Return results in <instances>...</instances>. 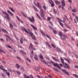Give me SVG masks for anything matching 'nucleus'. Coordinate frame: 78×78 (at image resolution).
<instances>
[{
	"label": "nucleus",
	"mask_w": 78,
	"mask_h": 78,
	"mask_svg": "<svg viewBox=\"0 0 78 78\" xmlns=\"http://www.w3.org/2000/svg\"><path fill=\"white\" fill-rule=\"evenodd\" d=\"M37 7L39 9H40V12L41 13V17L44 18V10L42 9H41V6H40L39 3L37 2Z\"/></svg>",
	"instance_id": "nucleus-1"
},
{
	"label": "nucleus",
	"mask_w": 78,
	"mask_h": 78,
	"mask_svg": "<svg viewBox=\"0 0 78 78\" xmlns=\"http://www.w3.org/2000/svg\"><path fill=\"white\" fill-rule=\"evenodd\" d=\"M22 29L23 31H24L26 33H27V34H29V36H30L31 37L33 35H34V34H33L32 32H31L30 30H29V31L28 32L27 31V29L24 28L22 27Z\"/></svg>",
	"instance_id": "nucleus-2"
},
{
	"label": "nucleus",
	"mask_w": 78,
	"mask_h": 78,
	"mask_svg": "<svg viewBox=\"0 0 78 78\" xmlns=\"http://www.w3.org/2000/svg\"><path fill=\"white\" fill-rule=\"evenodd\" d=\"M3 66L1 65L0 66V69H1L4 72H6V74L9 77L10 75V73L9 72H8V70H6L5 69H3Z\"/></svg>",
	"instance_id": "nucleus-3"
},
{
	"label": "nucleus",
	"mask_w": 78,
	"mask_h": 78,
	"mask_svg": "<svg viewBox=\"0 0 78 78\" xmlns=\"http://www.w3.org/2000/svg\"><path fill=\"white\" fill-rule=\"evenodd\" d=\"M2 12L3 14H4V15H5L6 16H5V17L6 18V19L9 21L10 20V18H9V15L7 14L6 12H4V11H2Z\"/></svg>",
	"instance_id": "nucleus-4"
},
{
	"label": "nucleus",
	"mask_w": 78,
	"mask_h": 78,
	"mask_svg": "<svg viewBox=\"0 0 78 78\" xmlns=\"http://www.w3.org/2000/svg\"><path fill=\"white\" fill-rule=\"evenodd\" d=\"M61 3H62V9L63 11L64 10V7L66 6V3H65V1L64 0H62L61 2Z\"/></svg>",
	"instance_id": "nucleus-5"
},
{
	"label": "nucleus",
	"mask_w": 78,
	"mask_h": 78,
	"mask_svg": "<svg viewBox=\"0 0 78 78\" xmlns=\"http://www.w3.org/2000/svg\"><path fill=\"white\" fill-rule=\"evenodd\" d=\"M40 59H41V61H42V62H44V63H45V64H46L47 65L48 64V63H47V62H45V61H44V60H43V59H44V58H43V55H42L41 54H40Z\"/></svg>",
	"instance_id": "nucleus-6"
},
{
	"label": "nucleus",
	"mask_w": 78,
	"mask_h": 78,
	"mask_svg": "<svg viewBox=\"0 0 78 78\" xmlns=\"http://www.w3.org/2000/svg\"><path fill=\"white\" fill-rule=\"evenodd\" d=\"M51 63L53 64L54 66H55V67H57L58 68V69H59L61 70L62 69L61 67H60V66H59V65L58 63H54V62H52L51 60Z\"/></svg>",
	"instance_id": "nucleus-7"
},
{
	"label": "nucleus",
	"mask_w": 78,
	"mask_h": 78,
	"mask_svg": "<svg viewBox=\"0 0 78 78\" xmlns=\"http://www.w3.org/2000/svg\"><path fill=\"white\" fill-rule=\"evenodd\" d=\"M28 18L30 22H32L33 23L34 22V16H32V18H31L30 17H28Z\"/></svg>",
	"instance_id": "nucleus-8"
},
{
	"label": "nucleus",
	"mask_w": 78,
	"mask_h": 78,
	"mask_svg": "<svg viewBox=\"0 0 78 78\" xmlns=\"http://www.w3.org/2000/svg\"><path fill=\"white\" fill-rule=\"evenodd\" d=\"M30 49H31L32 50H36L35 48H33V46L32 43H30V46H29Z\"/></svg>",
	"instance_id": "nucleus-9"
},
{
	"label": "nucleus",
	"mask_w": 78,
	"mask_h": 78,
	"mask_svg": "<svg viewBox=\"0 0 78 78\" xmlns=\"http://www.w3.org/2000/svg\"><path fill=\"white\" fill-rule=\"evenodd\" d=\"M30 25L31 27H32V28H33L34 30H35V31H37V28L35 26H34L33 24H31Z\"/></svg>",
	"instance_id": "nucleus-10"
},
{
	"label": "nucleus",
	"mask_w": 78,
	"mask_h": 78,
	"mask_svg": "<svg viewBox=\"0 0 78 78\" xmlns=\"http://www.w3.org/2000/svg\"><path fill=\"white\" fill-rule=\"evenodd\" d=\"M7 12L8 13H9L10 15L12 16H14V15L13 14V13H12V12H10V11L9 10H7Z\"/></svg>",
	"instance_id": "nucleus-11"
},
{
	"label": "nucleus",
	"mask_w": 78,
	"mask_h": 78,
	"mask_svg": "<svg viewBox=\"0 0 78 78\" xmlns=\"http://www.w3.org/2000/svg\"><path fill=\"white\" fill-rule=\"evenodd\" d=\"M30 55L31 58H33V56H34V54H33V51H32V53L30 54Z\"/></svg>",
	"instance_id": "nucleus-12"
},
{
	"label": "nucleus",
	"mask_w": 78,
	"mask_h": 78,
	"mask_svg": "<svg viewBox=\"0 0 78 78\" xmlns=\"http://www.w3.org/2000/svg\"><path fill=\"white\" fill-rule=\"evenodd\" d=\"M31 37L33 40H34L35 41L36 40V36H35V35H32Z\"/></svg>",
	"instance_id": "nucleus-13"
},
{
	"label": "nucleus",
	"mask_w": 78,
	"mask_h": 78,
	"mask_svg": "<svg viewBox=\"0 0 78 78\" xmlns=\"http://www.w3.org/2000/svg\"><path fill=\"white\" fill-rule=\"evenodd\" d=\"M52 58L53 59H54V60H55V61H57V62H59V60L58 59H56L55 57H52Z\"/></svg>",
	"instance_id": "nucleus-14"
},
{
	"label": "nucleus",
	"mask_w": 78,
	"mask_h": 78,
	"mask_svg": "<svg viewBox=\"0 0 78 78\" xmlns=\"http://www.w3.org/2000/svg\"><path fill=\"white\" fill-rule=\"evenodd\" d=\"M60 59L62 62V63L63 64H64V59H63L62 58L60 57Z\"/></svg>",
	"instance_id": "nucleus-15"
},
{
	"label": "nucleus",
	"mask_w": 78,
	"mask_h": 78,
	"mask_svg": "<svg viewBox=\"0 0 78 78\" xmlns=\"http://www.w3.org/2000/svg\"><path fill=\"white\" fill-rule=\"evenodd\" d=\"M55 2L56 4H58V5H60V4H61V2H59V1L58 0H55Z\"/></svg>",
	"instance_id": "nucleus-16"
},
{
	"label": "nucleus",
	"mask_w": 78,
	"mask_h": 78,
	"mask_svg": "<svg viewBox=\"0 0 78 78\" xmlns=\"http://www.w3.org/2000/svg\"><path fill=\"white\" fill-rule=\"evenodd\" d=\"M21 13L22 14V15L25 17H27V15H25V14H24V13L22 11H21Z\"/></svg>",
	"instance_id": "nucleus-17"
},
{
	"label": "nucleus",
	"mask_w": 78,
	"mask_h": 78,
	"mask_svg": "<svg viewBox=\"0 0 78 78\" xmlns=\"http://www.w3.org/2000/svg\"><path fill=\"white\" fill-rule=\"evenodd\" d=\"M34 58L35 60H36V61L38 60V58H37V55H36V54H35V55H34Z\"/></svg>",
	"instance_id": "nucleus-18"
},
{
	"label": "nucleus",
	"mask_w": 78,
	"mask_h": 78,
	"mask_svg": "<svg viewBox=\"0 0 78 78\" xmlns=\"http://www.w3.org/2000/svg\"><path fill=\"white\" fill-rule=\"evenodd\" d=\"M46 44H47V45H48V46L49 47V48H51V45H50L49 44V43H48V42H46Z\"/></svg>",
	"instance_id": "nucleus-19"
},
{
	"label": "nucleus",
	"mask_w": 78,
	"mask_h": 78,
	"mask_svg": "<svg viewBox=\"0 0 78 78\" xmlns=\"http://www.w3.org/2000/svg\"><path fill=\"white\" fill-rule=\"evenodd\" d=\"M24 78H30L29 76L26 75L25 74H24Z\"/></svg>",
	"instance_id": "nucleus-20"
},
{
	"label": "nucleus",
	"mask_w": 78,
	"mask_h": 78,
	"mask_svg": "<svg viewBox=\"0 0 78 78\" xmlns=\"http://www.w3.org/2000/svg\"><path fill=\"white\" fill-rule=\"evenodd\" d=\"M9 25H10V28H11V29H12V28H13V26L12 25L11 23H9Z\"/></svg>",
	"instance_id": "nucleus-21"
},
{
	"label": "nucleus",
	"mask_w": 78,
	"mask_h": 78,
	"mask_svg": "<svg viewBox=\"0 0 78 78\" xmlns=\"http://www.w3.org/2000/svg\"><path fill=\"white\" fill-rule=\"evenodd\" d=\"M63 58L65 60H66V61H67V62H69V63L70 64V61H69V59H66L65 58Z\"/></svg>",
	"instance_id": "nucleus-22"
},
{
	"label": "nucleus",
	"mask_w": 78,
	"mask_h": 78,
	"mask_svg": "<svg viewBox=\"0 0 78 78\" xmlns=\"http://www.w3.org/2000/svg\"><path fill=\"white\" fill-rule=\"evenodd\" d=\"M1 30L3 31V32H4V33H8V32H7V31L5 29H2Z\"/></svg>",
	"instance_id": "nucleus-23"
},
{
	"label": "nucleus",
	"mask_w": 78,
	"mask_h": 78,
	"mask_svg": "<svg viewBox=\"0 0 78 78\" xmlns=\"http://www.w3.org/2000/svg\"><path fill=\"white\" fill-rule=\"evenodd\" d=\"M33 7L34 8L35 10V11H37V12H38V11H39V10H38V9H37V8H36V7H35L33 5Z\"/></svg>",
	"instance_id": "nucleus-24"
},
{
	"label": "nucleus",
	"mask_w": 78,
	"mask_h": 78,
	"mask_svg": "<svg viewBox=\"0 0 78 78\" xmlns=\"http://www.w3.org/2000/svg\"><path fill=\"white\" fill-rule=\"evenodd\" d=\"M64 68H65V69H70V67L68 66H64Z\"/></svg>",
	"instance_id": "nucleus-25"
},
{
	"label": "nucleus",
	"mask_w": 78,
	"mask_h": 78,
	"mask_svg": "<svg viewBox=\"0 0 78 78\" xmlns=\"http://www.w3.org/2000/svg\"><path fill=\"white\" fill-rule=\"evenodd\" d=\"M64 68H65V69H70V67L68 66H64Z\"/></svg>",
	"instance_id": "nucleus-26"
},
{
	"label": "nucleus",
	"mask_w": 78,
	"mask_h": 78,
	"mask_svg": "<svg viewBox=\"0 0 78 78\" xmlns=\"http://www.w3.org/2000/svg\"><path fill=\"white\" fill-rule=\"evenodd\" d=\"M16 67H17V69H19L20 68V65H19L18 64H16Z\"/></svg>",
	"instance_id": "nucleus-27"
},
{
	"label": "nucleus",
	"mask_w": 78,
	"mask_h": 78,
	"mask_svg": "<svg viewBox=\"0 0 78 78\" xmlns=\"http://www.w3.org/2000/svg\"><path fill=\"white\" fill-rule=\"evenodd\" d=\"M56 50H58L59 52H61V50L60 48H56Z\"/></svg>",
	"instance_id": "nucleus-28"
},
{
	"label": "nucleus",
	"mask_w": 78,
	"mask_h": 78,
	"mask_svg": "<svg viewBox=\"0 0 78 78\" xmlns=\"http://www.w3.org/2000/svg\"><path fill=\"white\" fill-rule=\"evenodd\" d=\"M9 9H10L12 12H15V11H14V9H12V8L11 7H9Z\"/></svg>",
	"instance_id": "nucleus-29"
},
{
	"label": "nucleus",
	"mask_w": 78,
	"mask_h": 78,
	"mask_svg": "<svg viewBox=\"0 0 78 78\" xmlns=\"http://www.w3.org/2000/svg\"><path fill=\"white\" fill-rule=\"evenodd\" d=\"M20 52L21 53H23V54H24V55H26V53L25 52H24L22 50H20Z\"/></svg>",
	"instance_id": "nucleus-30"
},
{
	"label": "nucleus",
	"mask_w": 78,
	"mask_h": 78,
	"mask_svg": "<svg viewBox=\"0 0 78 78\" xmlns=\"http://www.w3.org/2000/svg\"><path fill=\"white\" fill-rule=\"evenodd\" d=\"M16 73L18 75H20V74H21V73H20V72L18 71H16Z\"/></svg>",
	"instance_id": "nucleus-31"
},
{
	"label": "nucleus",
	"mask_w": 78,
	"mask_h": 78,
	"mask_svg": "<svg viewBox=\"0 0 78 78\" xmlns=\"http://www.w3.org/2000/svg\"><path fill=\"white\" fill-rule=\"evenodd\" d=\"M6 36L8 37V39H10V40H11V41H12V39H11V38L10 37H9V36L8 35H6Z\"/></svg>",
	"instance_id": "nucleus-32"
},
{
	"label": "nucleus",
	"mask_w": 78,
	"mask_h": 78,
	"mask_svg": "<svg viewBox=\"0 0 78 78\" xmlns=\"http://www.w3.org/2000/svg\"><path fill=\"white\" fill-rule=\"evenodd\" d=\"M20 42L21 44H23V39L22 38H21L20 39Z\"/></svg>",
	"instance_id": "nucleus-33"
},
{
	"label": "nucleus",
	"mask_w": 78,
	"mask_h": 78,
	"mask_svg": "<svg viewBox=\"0 0 78 78\" xmlns=\"http://www.w3.org/2000/svg\"><path fill=\"white\" fill-rule=\"evenodd\" d=\"M2 52V53H3L5 54L6 52H5V51H4L3 50H2V49H0V52Z\"/></svg>",
	"instance_id": "nucleus-34"
},
{
	"label": "nucleus",
	"mask_w": 78,
	"mask_h": 78,
	"mask_svg": "<svg viewBox=\"0 0 78 78\" xmlns=\"http://www.w3.org/2000/svg\"><path fill=\"white\" fill-rule=\"evenodd\" d=\"M51 45L52 47H53V48H56V46H55V45L53 44H51Z\"/></svg>",
	"instance_id": "nucleus-35"
},
{
	"label": "nucleus",
	"mask_w": 78,
	"mask_h": 78,
	"mask_svg": "<svg viewBox=\"0 0 78 78\" xmlns=\"http://www.w3.org/2000/svg\"><path fill=\"white\" fill-rule=\"evenodd\" d=\"M58 22H59V23H60V25L62 27H63V24H62V23L61 22H60L59 21H58Z\"/></svg>",
	"instance_id": "nucleus-36"
},
{
	"label": "nucleus",
	"mask_w": 78,
	"mask_h": 78,
	"mask_svg": "<svg viewBox=\"0 0 78 78\" xmlns=\"http://www.w3.org/2000/svg\"><path fill=\"white\" fill-rule=\"evenodd\" d=\"M20 70H22V71H24V68L23 66H21L20 68Z\"/></svg>",
	"instance_id": "nucleus-37"
},
{
	"label": "nucleus",
	"mask_w": 78,
	"mask_h": 78,
	"mask_svg": "<svg viewBox=\"0 0 78 78\" xmlns=\"http://www.w3.org/2000/svg\"><path fill=\"white\" fill-rule=\"evenodd\" d=\"M59 34L60 36H62V32H60L59 33Z\"/></svg>",
	"instance_id": "nucleus-38"
},
{
	"label": "nucleus",
	"mask_w": 78,
	"mask_h": 78,
	"mask_svg": "<svg viewBox=\"0 0 78 78\" xmlns=\"http://www.w3.org/2000/svg\"><path fill=\"white\" fill-rule=\"evenodd\" d=\"M73 76L76 78H78V75L77 74H73Z\"/></svg>",
	"instance_id": "nucleus-39"
},
{
	"label": "nucleus",
	"mask_w": 78,
	"mask_h": 78,
	"mask_svg": "<svg viewBox=\"0 0 78 78\" xmlns=\"http://www.w3.org/2000/svg\"><path fill=\"white\" fill-rule=\"evenodd\" d=\"M50 4H51V3L53 2V1H52V0H48Z\"/></svg>",
	"instance_id": "nucleus-40"
},
{
	"label": "nucleus",
	"mask_w": 78,
	"mask_h": 78,
	"mask_svg": "<svg viewBox=\"0 0 78 78\" xmlns=\"http://www.w3.org/2000/svg\"><path fill=\"white\" fill-rule=\"evenodd\" d=\"M41 32L42 34L44 36H45V34L44 32H43L42 31H41Z\"/></svg>",
	"instance_id": "nucleus-41"
},
{
	"label": "nucleus",
	"mask_w": 78,
	"mask_h": 78,
	"mask_svg": "<svg viewBox=\"0 0 78 78\" xmlns=\"http://www.w3.org/2000/svg\"><path fill=\"white\" fill-rule=\"evenodd\" d=\"M72 11L73 12H76V11L75 10V9H72Z\"/></svg>",
	"instance_id": "nucleus-42"
},
{
	"label": "nucleus",
	"mask_w": 78,
	"mask_h": 78,
	"mask_svg": "<svg viewBox=\"0 0 78 78\" xmlns=\"http://www.w3.org/2000/svg\"><path fill=\"white\" fill-rule=\"evenodd\" d=\"M43 8L44 10H46L47 9V7H46V6H45V5H44L43 6Z\"/></svg>",
	"instance_id": "nucleus-43"
},
{
	"label": "nucleus",
	"mask_w": 78,
	"mask_h": 78,
	"mask_svg": "<svg viewBox=\"0 0 78 78\" xmlns=\"http://www.w3.org/2000/svg\"><path fill=\"white\" fill-rule=\"evenodd\" d=\"M7 47L9 48H10V49H12V48L11 47V46L9 45H7Z\"/></svg>",
	"instance_id": "nucleus-44"
},
{
	"label": "nucleus",
	"mask_w": 78,
	"mask_h": 78,
	"mask_svg": "<svg viewBox=\"0 0 78 78\" xmlns=\"http://www.w3.org/2000/svg\"><path fill=\"white\" fill-rule=\"evenodd\" d=\"M26 60L27 61H28L29 62H31V60H30L29 59H28V58H26Z\"/></svg>",
	"instance_id": "nucleus-45"
},
{
	"label": "nucleus",
	"mask_w": 78,
	"mask_h": 78,
	"mask_svg": "<svg viewBox=\"0 0 78 78\" xmlns=\"http://www.w3.org/2000/svg\"><path fill=\"white\" fill-rule=\"evenodd\" d=\"M62 36L65 37V38H66V39H67L68 38V37H67V36H66V35H62Z\"/></svg>",
	"instance_id": "nucleus-46"
},
{
	"label": "nucleus",
	"mask_w": 78,
	"mask_h": 78,
	"mask_svg": "<svg viewBox=\"0 0 78 78\" xmlns=\"http://www.w3.org/2000/svg\"><path fill=\"white\" fill-rule=\"evenodd\" d=\"M49 27L52 30H54V29H53V28L51 26H49Z\"/></svg>",
	"instance_id": "nucleus-47"
},
{
	"label": "nucleus",
	"mask_w": 78,
	"mask_h": 78,
	"mask_svg": "<svg viewBox=\"0 0 78 78\" xmlns=\"http://www.w3.org/2000/svg\"><path fill=\"white\" fill-rule=\"evenodd\" d=\"M51 6H52V7H53V6H55V5L54 4V3L53 2L51 3Z\"/></svg>",
	"instance_id": "nucleus-48"
},
{
	"label": "nucleus",
	"mask_w": 78,
	"mask_h": 78,
	"mask_svg": "<svg viewBox=\"0 0 78 78\" xmlns=\"http://www.w3.org/2000/svg\"><path fill=\"white\" fill-rule=\"evenodd\" d=\"M53 70H55V71H57V72H59V71L58 70V69H56V68H53Z\"/></svg>",
	"instance_id": "nucleus-49"
},
{
	"label": "nucleus",
	"mask_w": 78,
	"mask_h": 78,
	"mask_svg": "<svg viewBox=\"0 0 78 78\" xmlns=\"http://www.w3.org/2000/svg\"><path fill=\"white\" fill-rule=\"evenodd\" d=\"M61 39L63 40V41H64L66 40V39L65 38H64L63 37H61Z\"/></svg>",
	"instance_id": "nucleus-50"
},
{
	"label": "nucleus",
	"mask_w": 78,
	"mask_h": 78,
	"mask_svg": "<svg viewBox=\"0 0 78 78\" xmlns=\"http://www.w3.org/2000/svg\"><path fill=\"white\" fill-rule=\"evenodd\" d=\"M2 76L3 78H5V77H6L5 75L3 74H2Z\"/></svg>",
	"instance_id": "nucleus-51"
},
{
	"label": "nucleus",
	"mask_w": 78,
	"mask_h": 78,
	"mask_svg": "<svg viewBox=\"0 0 78 78\" xmlns=\"http://www.w3.org/2000/svg\"><path fill=\"white\" fill-rule=\"evenodd\" d=\"M57 33V32L56 30H53V33H54V34H56Z\"/></svg>",
	"instance_id": "nucleus-52"
},
{
	"label": "nucleus",
	"mask_w": 78,
	"mask_h": 78,
	"mask_svg": "<svg viewBox=\"0 0 78 78\" xmlns=\"http://www.w3.org/2000/svg\"><path fill=\"white\" fill-rule=\"evenodd\" d=\"M46 36L49 39H51V38H50V36H48V35L47 34H46Z\"/></svg>",
	"instance_id": "nucleus-53"
},
{
	"label": "nucleus",
	"mask_w": 78,
	"mask_h": 78,
	"mask_svg": "<svg viewBox=\"0 0 78 78\" xmlns=\"http://www.w3.org/2000/svg\"><path fill=\"white\" fill-rule=\"evenodd\" d=\"M37 30H35V33L36 35H38V34L37 33Z\"/></svg>",
	"instance_id": "nucleus-54"
},
{
	"label": "nucleus",
	"mask_w": 78,
	"mask_h": 78,
	"mask_svg": "<svg viewBox=\"0 0 78 78\" xmlns=\"http://www.w3.org/2000/svg\"><path fill=\"white\" fill-rule=\"evenodd\" d=\"M13 25L15 27H17V25H16V24L14 23H13Z\"/></svg>",
	"instance_id": "nucleus-55"
},
{
	"label": "nucleus",
	"mask_w": 78,
	"mask_h": 78,
	"mask_svg": "<svg viewBox=\"0 0 78 78\" xmlns=\"http://www.w3.org/2000/svg\"><path fill=\"white\" fill-rule=\"evenodd\" d=\"M51 18L50 17H48V20L49 21H50V20H51Z\"/></svg>",
	"instance_id": "nucleus-56"
},
{
	"label": "nucleus",
	"mask_w": 78,
	"mask_h": 78,
	"mask_svg": "<svg viewBox=\"0 0 78 78\" xmlns=\"http://www.w3.org/2000/svg\"><path fill=\"white\" fill-rule=\"evenodd\" d=\"M54 12L55 14H56L57 12L56 11V10H55V9H54Z\"/></svg>",
	"instance_id": "nucleus-57"
},
{
	"label": "nucleus",
	"mask_w": 78,
	"mask_h": 78,
	"mask_svg": "<svg viewBox=\"0 0 78 78\" xmlns=\"http://www.w3.org/2000/svg\"><path fill=\"white\" fill-rule=\"evenodd\" d=\"M62 71L63 72H64L65 73L66 71V69H62Z\"/></svg>",
	"instance_id": "nucleus-58"
},
{
	"label": "nucleus",
	"mask_w": 78,
	"mask_h": 78,
	"mask_svg": "<svg viewBox=\"0 0 78 78\" xmlns=\"http://www.w3.org/2000/svg\"><path fill=\"white\" fill-rule=\"evenodd\" d=\"M74 68H75V69H78V66H75L74 67Z\"/></svg>",
	"instance_id": "nucleus-59"
},
{
	"label": "nucleus",
	"mask_w": 78,
	"mask_h": 78,
	"mask_svg": "<svg viewBox=\"0 0 78 78\" xmlns=\"http://www.w3.org/2000/svg\"><path fill=\"white\" fill-rule=\"evenodd\" d=\"M75 56L76 58H77L78 59V56L77 55L75 54Z\"/></svg>",
	"instance_id": "nucleus-60"
},
{
	"label": "nucleus",
	"mask_w": 78,
	"mask_h": 78,
	"mask_svg": "<svg viewBox=\"0 0 78 78\" xmlns=\"http://www.w3.org/2000/svg\"><path fill=\"white\" fill-rule=\"evenodd\" d=\"M8 70L9 72H12V70L11 69H8Z\"/></svg>",
	"instance_id": "nucleus-61"
},
{
	"label": "nucleus",
	"mask_w": 78,
	"mask_h": 78,
	"mask_svg": "<svg viewBox=\"0 0 78 78\" xmlns=\"http://www.w3.org/2000/svg\"><path fill=\"white\" fill-rule=\"evenodd\" d=\"M2 62L3 63V64H6V62L4 60L2 61Z\"/></svg>",
	"instance_id": "nucleus-62"
},
{
	"label": "nucleus",
	"mask_w": 78,
	"mask_h": 78,
	"mask_svg": "<svg viewBox=\"0 0 78 78\" xmlns=\"http://www.w3.org/2000/svg\"><path fill=\"white\" fill-rule=\"evenodd\" d=\"M65 73L66 74V75H69V72H67L66 71Z\"/></svg>",
	"instance_id": "nucleus-63"
},
{
	"label": "nucleus",
	"mask_w": 78,
	"mask_h": 78,
	"mask_svg": "<svg viewBox=\"0 0 78 78\" xmlns=\"http://www.w3.org/2000/svg\"><path fill=\"white\" fill-rule=\"evenodd\" d=\"M76 19L77 21L78 22V17L77 16H76Z\"/></svg>",
	"instance_id": "nucleus-64"
}]
</instances>
